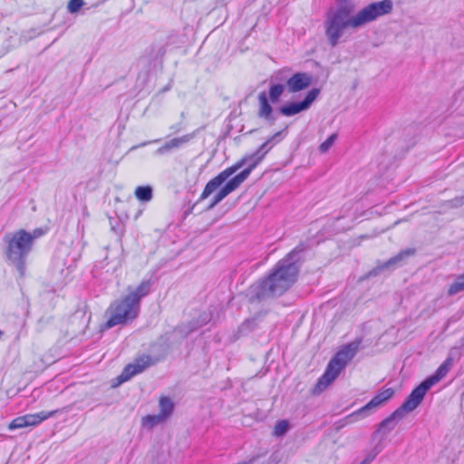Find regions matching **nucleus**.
Wrapping results in <instances>:
<instances>
[{
    "label": "nucleus",
    "instance_id": "dca6fc26",
    "mask_svg": "<svg viewBox=\"0 0 464 464\" xmlns=\"http://www.w3.org/2000/svg\"><path fill=\"white\" fill-rule=\"evenodd\" d=\"M258 102H259L258 116L260 118H263L267 121L271 120L273 109H272V106L268 102V99H267L266 92H262L258 94Z\"/></svg>",
    "mask_w": 464,
    "mask_h": 464
},
{
    "label": "nucleus",
    "instance_id": "f03ea898",
    "mask_svg": "<svg viewBox=\"0 0 464 464\" xmlns=\"http://www.w3.org/2000/svg\"><path fill=\"white\" fill-rule=\"evenodd\" d=\"M265 154L257 149L254 153L243 157L240 160L232 166L219 172L216 177L211 179L205 186L199 201L208 198L215 190H217L229 177L235 174L244 165L248 164L247 168L240 173L229 179L214 196L208 209H212L220 203L226 197L235 191L248 178L253 169L263 160Z\"/></svg>",
    "mask_w": 464,
    "mask_h": 464
},
{
    "label": "nucleus",
    "instance_id": "c85d7f7f",
    "mask_svg": "<svg viewBox=\"0 0 464 464\" xmlns=\"http://www.w3.org/2000/svg\"><path fill=\"white\" fill-rule=\"evenodd\" d=\"M158 141H159V140H153V142H158ZM150 143H152V141H145V142H142V143H140V145H136V146L131 147L130 150H136L137 148H140V147L146 146L147 144H150Z\"/></svg>",
    "mask_w": 464,
    "mask_h": 464
},
{
    "label": "nucleus",
    "instance_id": "7c9ffc66",
    "mask_svg": "<svg viewBox=\"0 0 464 464\" xmlns=\"http://www.w3.org/2000/svg\"><path fill=\"white\" fill-rule=\"evenodd\" d=\"M42 231L40 229H36L33 232V234H31L32 236H36V238L39 237L40 236H42Z\"/></svg>",
    "mask_w": 464,
    "mask_h": 464
},
{
    "label": "nucleus",
    "instance_id": "ddd939ff",
    "mask_svg": "<svg viewBox=\"0 0 464 464\" xmlns=\"http://www.w3.org/2000/svg\"><path fill=\"white\" fill-rule=\"evenodd\" d=\"M414 253H415V249H413V248H407V249L401 250L396 256L391 257L386 262H384L382 265H379L375 268L372 269L369 272V276H376L381 271H382L384 269L394 268L395 266H399L402 260L414 255Z\"/></svg>",
    "mask_w": 464,
    "mask_h": 464
},
{
    "label": "nucleus",
    "instance_id": "9d476101",
    "mask_svg": "<svg viewBox=\"0 0 464 464\" xmlns=\"http://www.w3.org/2000/svg\"><path fill=\"white\" fill-rule=\"evenodd\" d=\"M449 372L446 366L440 365L435 373L420 382L411 393L420 402L422 401L426 392L438 382H440Z\"/></svg>",
    "mask_w": 464,
    "mask_h": 464
},
{
    "label": "nucleus",
    "instance_id": "cd10ccee",
    "mask_svg": "<svg viewBox=\"0 0 464 464\" xmlns=\"http://www.w3.org/2000/svg\"><path fill=\"white\" fill-rule=\"evenodd\" d=\"M376 453H369L360 464H370L376 457Z\"/></svg>",
    "mask_w": 464,
    "mask_h": 464
},
{
    "label": "nucleus",
    "instance_id": "4468645a",
    "mask_svg": "<svg viewBox=\"0 0 464 464\" xmlns=\"http://www.w3.org/2000/svg\"><path fill=\"white\" fill-rule=\"evenodd\" d=\"M194 133L183 135L181 137L173 138L165 142L161 147L158 148L155 151L156 155H164L169 153L173 150L179 149L184 144H187L194 138Z\"/></svg>",
    "mask_w": 464,
    "mask_h": 464
},
{
    "label": "nucleus",
    "instance_id": "a211bd4d",
    "mask_svg": "<svg viewBox=\"0 0 464 464\" xmlns=\"http://www.w3.org/2000/svg\"><path fill=\"white\" fill-rule=\"evenodd\" d=\"M284 131L280 130L276 132L274 135H272L270 138H268L259 148V151H262L265 155H266L274 146H276L277 143H279L283 138Z\"/></svg>",
    "mask_w": 464,
    "mask_h": 464
},
{
    "label": "nucleus",
    "instance_id": "4be33fe9",
    "mask_svg": "<svg viewBox=\"0 0 464 464\" xmlns=\"http://www.w3.org/2000/svg\"><path fill=\"white\" fill-rule=\"evenodd\" d=\"M462 290H464V274L456 278L450 285L448 293L450 295H454Z\"/></svg>",
    "mask_w": 464,
    "mask_h": 464
},
{
    "label": "nucleus",
    "instance_id": "20e7f679",
    "mask_svg": "<svg viewBox=\"0 0 464 464\" xmlns=\"http://www.w3.org/2000/svg\"><path fill=\"white\" fill-rule=\"evenodd\" d=\"M35 238L36 236H32L24 229L6 234L4 237V241L7 245L5 250L7 260L16 267L21 277L24 276L26 258L32 250Z\"/></svg>",
    "mask_w": 464,
    "mask_h": 464
},
{
    "label": "nucleus",
    "instance_id": "1a4fd4ad",
    "mask_svg": "<svg viewBox=\"0 0 464 464\" xmlns=\"http://www.w3.org/2000/svg\"><path fill=\"white\" fill-rule=\"evenodd\" d=\"M156 363V361L150 355H142L135 360L133 363H130L123 369L119 376L120 382L129 381L134 375L142 372L148 367Z\"/></svg>",
    "mask_w": 464,
    "mask_h": 464
},
{
    "label": "nucleus",
    "instance_id": "2eb2a0df",
    "mask_svg": "<svg viewBox=\"0 0 464 464\" xmlns=\"http://www.w3.org/2000/svg\"><path fill=\"white\" fill-rule=\"evenodd\" d=\"M151 281L143 280L135 289L130 290L126 297L140 308V300L150 292Z\"/></svg>",
    "mask_w": 464,
    "mask_h": 464
},
{
    "label": "nucleus",
    "instance_id": "5701e85b",
    "mask_svg": "<svg viewBox=\"0 0 464 464\" xmlns=\"http://www.w3.org/2000/svg\"><path fill=\"white\" fill-rule=\"evenodd\" d=\"M285 86L283 84H273L269 89V98L272 102H278L280 96L283 94Z\"/></svg>",
    "mask_w": 464,
    "mask_h": 464
},
{
    "label": "nucleus",
    "instance_id": "b1692460",
    "mask_svg": "<svg viewBox=\"0 0 464 464\" xmlns=\"http://www.w3.org/2000/svg\"><path fill=\"white\" fill-rule=\"evenodd\" d=\"M256 326V323L255 319H246L245 322L239 326L238 332L240 334H246L247 333L254 330Z\"/></svg>",
    "mask_w": 464,
    "mask_h": 464
},
{
    "label": "nucleus",
    "instance_id": "39448f33",
    "mask_svg": "<svg viewBox=\"0 0 464 464\" xmlns=\"http://www.w3.org/2000/svg\"><path fill=\"white\" fill-rule=\"evenodd\" d=\"M140 308L125 296L110 305L107 310L109 319L105 326L109 329L116 325L127 324L138 316Z\"/></svg>",
    "mask_w": 464,
    "mask_h": 464
},
{
    "label": "nucleus",
    "instance_id": "0eeeda50",
    "mask_svg": "<svg viewBox=\"0 0 464 464\" xmlns=\"http://www.w3.org/2000/svg\"><path fill=\"white\" fill-rule=\"evenodd\" d=\"M319 95V90L316 88H314L310 90L304 99L298 102H289L282 107H280L279 111L280 112L286 117H291L295 114H298L304 111L308 110L312 103L314 102V100Z\"/></svg>",
    "mask_w": 464,
    "mask_h": 464
},
{
    "label": "nucleus",
    "instance_id": "c756f323",
    "mask_svg": "<svg viewBox=\"0 0 464 464\" xmlns=\"http://www.w3.org/2000/svg\"><path fill=\"white\" fill-rule=\"evenodd\" d=\"M441 365L446 366V368L450 370V368L452 365V359L451 358L446 359V361Z\"/></svg>",
    "mask_w": 464,
    "mask_h": 464
},
{
    "label": "nucleus",
    "instance_id": "7ed1b4c3",
    "mask_svg": "<svg viewBox=\"0 0 464 464\" xmlns=\"http://www.w3.org/2000/svg\"><path fill=\"white\" fill-rule=\"evenodd\" d=\"M362 343V337H357L353 342L343 345L330 360L324 374L318 379L314 394L323 392L346 367L348 362L356 355Z\"/></svg>",
    "mask_w": 464,
    "mask_h": 464
},
{
    "label": "nucleus",
    "instance_id": "423d86ee",
    "mask_svg": "<svg viewBox=\"0 0 464 464\" xmlns=\"http://www.w3.org/2000/svg\"><path fill=\"white\" fill-rule=\"evenodd\" d=\"M414 395L411 392L405 401L395 410L389 417L385 418L379 424L378 431L383 430L384 433L392 431L397 425V423L402 420L407 413L414 411L420 402L413 397Z\"/></svg>",
    "mask_w": 464,
    "mask_h": 464
},
{
    "label": "nucleus",
    "instance_id": "6ab92c4d",
    "mask_svg": "<svg viewBox=\"0 0 464 464\" xmlns=\"http://www.w3.org/2000/svg\"><path fill=\"white\" fill-rule=\"evenodd\" d=\"M135 197L142 202H149L152 199L153 189L150 186H139L134 191Z\"/></svg>",
    "mask_w": 464,
    "mask_h": 464
},
{
    "label": "nucleus",
    "instance_id": "aec40b11",
    "mask_svg": "<svg viewBox=\"0 0 464 464\" xmlns=\"http://www.w3.org/2000/svg\"><path fill=\"white\" fill-rule=\"evenodd\" d=\"M164 421L165 420L158 413L154 415L144 416L142 418L141 424L143 428L150 430Z\"/></svg>",
    "mask_w": 464,
    "mask_h": 464
},
{
    "label": "nucleus",
    "instance_id": "a878e982",
    "mask_svg": "<svg viewBox=\"0 0 464 464\" xmlns=\"http://www.w3.org/2000/svg\"><path fill=\"white\" fill-rule=\"evenodd\" d=\"M83 5V0H70L68 4V11L71 14H74L80 10V8Z\"/></svg>",
    "mask_w": 464,
    "mask_h": 464
},
{
    "label": "nucleus",
    "instance_id": "6e6552de",
    "mask_svg": "<svg viewBox=\"0 0 464 464\" xmlns=\"http://www.w3.org/2000/svg\"><path fill=\"white\" fill-rule=\"evenodd\" d=\"M56 413V411H41L34 414H26L24 416H19L14 419L8 426V429L13 430L16 429H22L30 426H36L40 424L42 421L47 420L48 418L53 416Z\"/></svg>",
    "mask_w": 464,
    "mask_h": 464
},
{
    "label": "nucleus",
    "instance_id": "f3484780",
    "mask_svg": "<svg viewBox=\"0 0 464 464\" xmlns=\"http://www.w3.org/2000/svg\"><path fill=\"white\" fill-rule=\"evenodd\" d=\"M159 414L166 420L169 419L174 411V403L170 398L163 396L160 398L159 401Z\"/></svg>",
    "mask_w": 464,
    "mask_h": 464
},
{
    "label": "nucleus",
    "instance_id": "9b49d317",
    "mask_svg": "<svg viewBox=\"0 0 464 464\" xmlns=\"http://www.w3.org/2000/svg\"><path fill=\"white\" fill-rule=\"evenodd\" d=\"M393 394L394 391L392 388H387L380 392L367 404L348 416L347 419H353L356 416H365L367 411L382 406L387 401H389L393 396Z\"/></svg>",
    "mask_w": 464,
    "mask_h": 464
},
{
    "label": "nucleus",
    "instance_id": "412c9836",
    "mask_svg": "<svg viewBox=\"0 0 464 464\" xmlns=\"http://www.w3.org/2000/svg\"><path fill=\"white\" fill-rule=\"evenodd\" d=\"M290 429L289 421L286 420H278L273 430V435L276 437H282L287 433Z\"/></svg>",
    "mask_w": 464,
    "mask_h": 464
},
{
    "label": "nucleus",
    "instance_id": "bb28decb",
    "mask_svg": "<svg viewBox=\"0 0 464 464\" xmlns=\"http://www.w3.org/2000/svg\"><path fill=\"white\" fill-rule=\"evenodd\" d=\"M451 207L458 208L464 205V194L450 200Z\"/></svg>",
    "mask_w": 464,
    "mask_h": 464
},
{
    "label": "nucleus",
    "instance_id": "2f4dec72",
    "mask_svg": "<svg viewBox=\"0 0 464 464\" xmlns=\"http://www.w3.org/2000/svg\"><path fill=\"white\" fill-rule=\"evenodd\" d=\"M4 333L0 330V339L2 338Z\"/></svg>",
    "mask_w": 464,
    "mask_h": 464
},
{
    "label": "nucleus",
    "instance_id": "f8f14e48",
    "mask_svg": "<svg viewBox=\"0 0 464 464\" xmlns=\"http://www.w3.org/2000/svg\"><path fill=\"white\" fill-rule=\"evenodd\" d=\"M313 82V77L307 72H296L287 79L285 87L288 92L295 93L308 88Z\"/></svg>",
    "mask_w": 464,
    "mask_h": 464
},
{
    "label": "nucleus",
    "instance_id": "393cba45",
    "mask_svg": "<svg viewBox=\"0 0 464 464\" xmlns=\"http://www.w3.org/2000/svg\"><path fill=\"white\" fill-rule=\"evenodd\" d=\"M336 139H337L336 133L331 134L323 143L320 144L319 151L321 153L327 152L330 150V148L334 145Z\"/></svg>",
    "mask_w": 464,
    "mask_h": 464
},
{
    "label": "nucleus",
    "instance_id": "f257e3e1",
    "mask_svg": "<svg viewBox=\"0 0 464 464\" xmlns=\"http://www.w3.org/2000/svg\"><path fill=\"white\" fill-rule=\"evenodd\" d=\"M304 243L298 244L283 259L279 260L271 273L249 287L250 300H262L282 295L296 281L300 255L306 250Z\"/></svg>",
    "mask_w": 464,
    "mask_h": 464
}]
</instances>
